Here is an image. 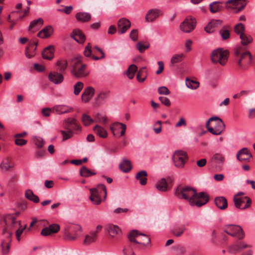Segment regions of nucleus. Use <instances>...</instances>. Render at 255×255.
I'll return each mask as SVG.
<instances>
[{
	"label": "nucleus",
	"mask_w": 255,
	"mask_h": 255,
	"mask_svg": "<svg viewBox=\"0 0 255 255\" xmlns=\"http://www.w3.org/2000/svg\"><path fill=\"white\" fill-rule=\"evenodd\" d=\"M90 191V196L89 197L92 203L95 205H99L102 201L101 195L104 193V198L107 196V192L106 187L104 184H99L96 188H91Z\"/></svg>",
	"instance_id": "obj_4"
},
{
	"label": "nucleus",
	"mask_w": 255,
	"mask_h": 255,
	"mask_svg": "<svg viewBox=\"0 0 255 255\" xmlns=\"http://www.w3.org/2000/svg\"><path fill=\"white\" fill-rule=\"evenodd\" d=\"M53 32V28L51 26L48 25L39 31L37 36L42 38H45L49 37Z\"/></svg>",
	"instance_id": "obj_31"
},
{
	"label": "nucleus",
	"mask_w": 255,
	"mask_h": 255,
	"mask_svg": "<svg viewBox=\"0 0 255 255\" xmlns=\"http://www.w3.org/2000/svg\"><path fill=\"white\" fill-rule=\"evenodd\" d=\"M237 158L241 161H248L252 157V154L247 148L244 147L240 150L237 153Z\"/></svg>",
	"instance_id": "obj_20"
},
{
	"label": "nucleus",
	"mask_w": 255,
	"mask_h": 255,
	"mask_svg": "<svg viewBox=\"0 0 255 255\" xmlns=\"http://www.w3.org/2000/svg\"><path fill=\"white\" fill-rule=\"evenodd\" d=\"M240 39H241L242 44L243 45H246L249 43H251L252 41V38L250 35H248L246 34H243L240 36Z\"/></svg>",
	"instance_id": "obj_55"
},
{
	"label": "nucleus",
	"mask_w": 255,
	"mask_h": 255,
	"mask_svg": "<svg viewBox=\"0 0 255 255\" xmlns=\"http://www.w3.org/2000/svg\"><path fill=\"white\" fill-rule=\"evenodd\" d=\"M81 120L85 126H89L94 122V120L86 114H83L82 115Z\"/></svg>",
	"instance_id": "obj_50"
},
{
	"label": "nucleus",
	"mask_w": 255,
	"mask_h": 255,
	"mask_svg": "<svg viewBox=\"0 0 255 255\" xmlns=\"http://www.w3.org/2000/svg\"><path fill=\"white\" fill-rule=\"evenodd\" d=\"M59 230L60 226L58 224H53L43 229L41 232V234L43 236H47L57 233Z\"/></svg>",
	"instance_id": "obj_19"
},
{
	"label": "nucleus",
	"mask_w": 255,
	"mask_h": 255,
	"mask_svg": "<svg viewBox=\"0 0 255 255\" xmlns=\"http://www.w3.org/2000/svg\"><path fill=\"white\" fill-rule=\"evenodd\" d=\"M25 196L27 199L34 203H37L39 202V197L37 195H34L31 190L28 189L26 190Z\"/></svg>",
	"instance_id": "obj_42"
},
{
	"label": "nucleus",
	"mask_w": 255,
	"mask_h": 255,
	"mask_svg": "<svg viewBox=\"0 0 255 255\" xmlns=\"http://www.w3.org/2000/svg\"><path fill=\"white\" fill-rule=\"evenodd\" d=\"M137 70V68L135 65L132 64L129 66L126 72V74L129 79H132L134 77Z\"/></svg>",
	"instance_id": "obj_46"
},
{
	"label": "nucleus",
	"mask_w": 255,
	"mask_h": 255,
	"mask_svg": "<svg viewBox=\"0 0 255 255\" xmlns=\"http://www.w3.org/2000/svg\"><path fill=\"white\" fill-rule=\"evenodd\" d=\"M81 233V226L77 224L71 225L65 229L64 238L67 240L74 241L80 237Z\"/></svg>",
	"instance_id": "obj_8"
},
{
	"label": "nucleus",
	"mask_w": 255,
	"mask_h": 255,
	"mask_svg": "<svg viewBox=\"0 0 255 255\" xmlns=\"http://www.w3.org/2000/svg\"><path fill=\"white\" fill-rule=\"evenodd\" d=\"M109 91H102L99 93L96 98V100L101 103L105 101L109 97Z\"/></svg>",
	"instance_id": "obj_51"
},
{
	"label": "nucleus",
	"mask_w": 255,
	"mask_h": 255,
	"mask_svg": "<svg viewBox=\"0 0 255 255\" xmlns=\"http://www.w3.org/2000/svg\"><path fill=\"white\" fill-rule=\"evenodd\" d=\"M82 59L83 57L79 55L72 58L69 61L71 73L78 79L86 77L89 75L87 65L83 63Z\"/></svg>",
	"instance_id": "obj_2"
},
{
	"label": "nucleus",
	"mask_w": 255,
	"mask_h": 255,
	"mask_svg": "<svg viewBox=\"0 0 255 255\" xmlns=\"http://www.w3.org/2000/svg\"><path fill=\"white\" fill-rule=\"evenodd\" d=\"M250 247L249 245L244 242L236 243L229 247L228 251L232 254L236 255L241 250Z\"/></svg>",
	"instance_id": "obj_15"
},
{
	"label": "nucleus",
	"mask_w": 255,
	"mask_h": 255,
	"mask_svg": "<svg viewBox=\"0 0 255 255\" xmlns=\"http://www.w3.org/2000/svg\"><path fill=\"white\" fill-rule=\"evenodd\" d=\"M71 36L75 41L80 43H82L85 41V36L84 34L79 29L74 30L71 34Z\"/></svg>",
	"instance_id": "obj_29"
},
{
	"label": "nucleus",
	"mask_w": 255,
	"mask_h": 255,
	"mask_svg": "<svg viewBox=\"0 0 255 255\" xmlns=\"http://www.w3.org/2000/svg\"><path fill=\"white\" fill-rule=\"evenodd\" d=\"M2 234L5 236V239L3 240L2 242H5L11 243L12 241V232L10 230H7L6 228H4L2 231Z\"/></svg>",
	"instance_id": "obj_52"
},
{
	"label": "nucleus",
	"mask_w": 255,
	"mask_h": 255,
	"mask_svg": "<svg viewBox=\"0 0 255 255\" xmlns=\"http://www.w3.org/2000/svg\"><path fill=\"white\" fill-rule=\"evenodd\" d=\"M223 2L220 1L212 2L209 5V9L211 13H214L220 11L223 8Z\"/></svg>",
	"instance_id": "obj_32"
},
{
	"label": "nucleus",
	"mask_w": 255,
	"mask_h": 255,
	"mask_svg": "<svg viewBox=\"0 0 255 255\" xmlns=\"http://www.w3.org/2000/svg\"><path fill=\"white\" fill-rule=\"evenodd\" d=\"M214 128H209V131L214 135H220L225 129V125L222 120L218 117Z\"/></svg>",
	"instance_id": "obj_14"
},
{
	"label": "nucleus",
	"mask_w": 255,
	"mask_h": 255,
	"mask_svg": "<svg viewBox=\"0 0 255 255\" xmlns=\"http://www.w3.org/2000/svg\"><path fill=\"white\" fill-rule=\"evenodd\" d=\"M14 167V162L8 158L3 160L0 164V168L5 172L13 170Z\"/></svg>",
	"instance_id": "obj_22"
},
{
	"label": "nucleus",
	"mask_w": 255,
	"mask_h": 255,
	"mask_svg": "<svg viewBox=\"0 0 255 255\" xmlns=\"http://www.w3.org/2000/svg\"><path fill=\"white\" fill-rule=\"evenodd\" d=\"M125 255H134L132 247L130 245L126 247L123 250Z\"/></svg>",
	"instance_id": "obj_62"
},
{
	"label": "nucleus",
	"mask_w": 255,
	"mask_h": 255,
	"mask_svg": "<svg viewBox=\"0 0 255 255\" xmlns=\"http://www.w3.org/2000/svg\"><path fill=\"white\" fill-rule=\"evenodd\" d=\"M49 80L55 84H58L62 83L64 80L63 76L62 74L53 72H51L48 76Z\"/></svg>",
	"instance_id": "obj_25"
},
{
	"label": "nucleus",
	"mask_w": 255,
	"mask_h": 255,
	"mask_svg": "<svg viewBox=\"0 0 255 255\" xmlns=\"http://www.w3.org/2000/svg\"><path fill=\"white\" fill-rule=\"evenodd\" d=\"M54 110L59 114L70 113L73 111V108L66 105H58L54 107Z\"/></svg>",
	"instance_id": "obj_37"
},
{
	"label": "nucleus",
	"mask_w": 255,
	"mask_h": 255,
	"mask_svg": "<svg viewBox=\"0 0 255 255\" xmlns=\"http://www.w3.org/2000/svg\"><path fill=\"white\" fill-rule=\"evenodd\" d=\"M147 77V71L145 67L141 68L137 75V79L139 82H143Z\"/></svg>",
	"instance_id": "obj_45"
},
{
	"label": "nucleus",
	"mask_w": 255,
	"mask_h": 255,
	"mask_svg": "<svg viewBox=\"0 0 255 255\" xmlns=\"http://www.w3.org/2000/svg\"><path fill=\"white\" fill-rule=\"evenodd\" d=\"M93 130L101 137L106 138L108 135V133L105 128L98 125L95 126L93 128Z\"/></svg>",
	"instance_id": "obj_43"
},
{
	"label": "nucleus",
	"mask_w": 255,
	"mask_h": 255,
	"mask_svg": "<svg viewBox=\"0 0 255 255\" xmlns=\"http://www.w3.org/2000/svg\"><path fill=\"white\" fill-rule=\"evenodd\" d=\"M225 232L232 237L237 236L240 240L244 237L243 231L239 226L229 225L225 230Z\"/></svg>",
	"instance_id": "obj_12"
},
{
	"label": "nucleus",
	"mask_w": 255,
	"mask_h": 255,
	"mask_svg": "<svg viewBox=\"0 0 255 255\" xmlns=\"http://www.w3.org/2000/svg\"><path fill=\"white\" fill-rule=\"evenodd\" d=\"M245 26L242 23H238L234 27V31L235 33L239 35L240 36L245 34Z\"/></svg>",
	"instance_id": "obj_48"
},
{
	"label": "nucleus",
	"mask_w": 255,
	"mask_h": 255,
	"mask_svg": "<svg viewBox=\"0 0 255 255\" xmlns=\"http://www.w3.org/2000/svg\"><path fill=\"white\" fill-rule=\"evenodd\" d=\"M3 220L6 226L5 228L10 231L17 228L20 225V221H17L15 218L10 214L6 215Z\"/></svg>",
	"instance_id": "obj_13"
},
{
	"label": "nucleus",
	"mask_w": 255,
	"mask_h": 255,
	"mask_svg": "<svg viewBox=\"0 0 255 255\" xmlns=\"http://www.w3.org/2000/svg\"><path fill=\"white\" fill-rule=\"evenodd\" d=\"M84 84L82 82H78L74 85V94L78 95L83 88Z\"/></svg>",
	"instance_id": "obj_54"
},
{
	"label": "nucleus",
	"mask_w": 255,
	"mask_h": 255,
	"mask_svg": "<svg viewBox=\"0 0 255 255\" xmlns=\"http://www.w3.org/2000/svg\"><path fill=\"white\" fill-rule=\"evenodd\" d=\"M186 228L184 226H175L171 229V233L174 236L180 237L183 234Z\"/></svg>",
	"instance_id": "obj_34"
},
{
	"label": "nucleus",
	"mask_w": 255,
	"mask_h": 255,
	"mask_svg": "<svg viewBox=\"0 0 255 255\" xmlns=\"http://www.w3.org/2000/svg\"><path fill=\"white\" fill-rule=\"evenodd\" d=\"M186 85L188 88L191 89H196L199 86V83L197 81L189 80L187 78L186 79Z\"/></svg>",
	"instance_id": "obj_49"
},
{
	"label": "nucleus",
	"mask_w": 255,
	"mask_h": 255,
	"mask_svg": "<svg viewBox=\"0 0 255 255\" xmlns=\"http://www.w3.org/2000/svg\"><path fill=\"white\" fill-rule=\"evenodd\" d=\"M95 90L92 87H88L84 90L82 95V100L85 103H88L93 97Z\"/></svg>",
	"instance_id": "obj_23"
},
{
	"label": "nucleus",
	"mask_w": 255,
	"mask_h": 255,
	"mask_svg": "<svg viewBox=\"0 0 255 255\" xmlns=\"http://www.w3.org/2000/svg\"><path fill=\"white\" fill-rule=\"evenodd\" d=\"M155 186L157 190L160 191L165 192L167 190V183L166 179L164 178L158 180Z\"/></svg>",
	"instance_id": "obj_40"
},
{
	"label": "nucleus",
	"mask_w": 255,
	"mask_h": 255,
	"mask_svg": "<svg viewBox=\"0 0 255 255\" xmlns=\"http://www.w3.org/2000/svg\"><path fill=\"white\" fill-rule=\"evenodd\" d=\"M227 7H229V4H232L234 6H239L237 9L235 11L236 13L242 10L247 4L246 0H228L226 2Z\"/></svg>",
	"instance_id": "obj_21"
},
{
	"label": "nucleus",
	"mask_w": 255,
	"mask_h": 255,
	"mask_svg": "<svg viewBox=\"0 0 255 255\" xmlns=\"http://www.w3.org/2000/svg\"><path fill=\"white\" fill-rule=\"evenodd\" d=\"M97 232H91L89 234L85 236V238L84 241V244L85 245H89L92 243L95 242L97 240Z\"/></svg>",
	"instance_id": "obj_38"
},
{
	"label": "nucleus",
	"mask_w": 255,
	"mask_h": 255,
	"mask_svg": "<svg viewBox=\"0 0 255 255\" xmlns=\"http://www.w3.org/2000/svg\"><path fill=\"white\" fill-rule=\"evenodd\" d=\"M158 92L160 95H168L170 93L168 89L165 86L160 87L158 89Z\"/></svg>",
	"instance_id": "obj_61"
},
{
	"label": "nucleus",
	"mask_w": 255,
	"mask_h": 255,
	"mask_svg": "<svg viewBox=\"0 0 255 255\" xmlns=\"http://www.w3.org/2000/svg\"><path fill=\"white\" fill-rule=\"evenodd\" d=\"M84 55L88 58H90L94 60H99L105 58V55L104 51L98 46H95L92 49L90 43L85 47L83 52Z\"/></svg>",
	"instance_id": "obj_5"
},
{
	"label": "nucleus",
	"mask_w": 255,
	"mask_h": 255,
	"mask_svg": "<svg viewBox=\"0 0 255 255\" xmlns=\"http://www.w3.org/2000/svg\"><path fill=\"white\" fill-rule=\"evenodd\" d=\"M235 55L238 67L241 69L246 70L251 65L252 57L250 52L244 51L242 47H238L235 50Z\"/></svg>",
	"instance_id": "obj_3"
},
{
	"label": "nucleus",
	"mask_w": 255,
	"mask_h": 255,
	"mask_svg": "<svg viewBox=\"0 0 255 255\" xmlns=\"http://www.w3.org/2000/svg\"><path fill=\"white\" fill-rule=\"evenodd\" d=\"M128 238L130 242L143 246L150 243V238L146 235L139 234L137 230H132L128 235Z\"/></svg>",
	"instance_id": "obj_7"
},
{
	"label": "nucleus",
	"mask_w": 255,
	"mask_h": 255,
	"mask_svg": "<svg viewBox=\"0 0 255 255\" xmlns=\"http://www.w3.org/2000/svg\"><path fill=\"white\" fill-rule=\"evenodd\" d=\"M184 54H175L173 55L171 59V63L172 64L181 62L184 58Z\"/></svg>",
	"instance_id": "obj_56"
},
{
	"label": "nucleus",
	"mask_w": 255,
	"mask_h": 255,
	"mask_svg": "<svg viewBox=\"0 0 255 255\" xmlns=\"http://www.w3.org/2000/svg\"><path fill=\"white\" fill-rule=\"evenodd\" d=\"M95 121L96 122L101 123L103 124H105L107 122L106 117L103 116L100 114H97L96 116Z\"/></svg>",
	"instance_id": "obj_64"
},
{
	"label": "nucleus",
	"mask_w": 255,
	"mask_h": 255,
	"mask_svg": "<svg viewBox=\"0 0 255 255\" xmlns=\"http://www.w3.org/2000/svg\"><path fill=\"white\" fill-rule=\"evenodd\" d=\"M220 34L223 40H226L230 37V34L229 30L225 27H223L219 31Z\"/></svg>",
	"instance_id": "obj_57"
},
{
	"label": "nucleus",
	"mask_w": 255,
	"mask_h": 255,
	"mask_svg": "<svg viewBox=\"0 0 255 255\" xmlns=\"http://www.w3.org/2000/svg\"><path fill=\"white\" fill-rule=\"evenodd\" d=\"M160 10L158 9H151L149 10L145 15L146 22H152L159 15Z\"/></svg>",
	"instance_id": "obj_24"
},
{
	"label": "nucleus",
	"mask_w": 255,
	"mask_h": 255,
	"mask_svg": "<svg viewBox=\"0 0 255 255\" xmlns=\"http://www.w3.org/2000/svg\"><path fill=\"white\" fill-rule=\"evenodd\" d=\"M54 47L53 45H50L43 50L42 52V57L45 59L51 60L54 57Z\"/></svg>",
	"instance_id": "obj_28"
},
{
	"label": "nucleus",
	"mask_w": 255,
	"mask_h": 255,
	"mask_svg": "<svg viewBox=\"0 0 255 255\" xmlns=\"http://www.w3.org/2000/svg\"><path fill=\"white\" fill-rule=\"evenodd\" d=\"M76 18L79 21L86 22L90 20L91 15L88 12H79L75 15Z\"/></svg>",
	"instance_id": "obj_33"
},
{
	"label": "nucleus",
	"mask_w": 255,
	"mask_h": 255,
	"mask_svg": "<svg viewBox=\"0 0 255 255\" xmlns=\"http://www.w3.org/2000/svg\"><path fill=\"white\" fill-rule=\"evenodd\" d=\"M213 159H214L216 162L217 163H223L224 161V156L220 153H216L214 155L213 157Z\"/></svg>",
	"instance_id": "obj_63"
},
{
	"label": "nucleus",
	"mask_w": 255,
	"mask_h": 255,
	"mask_svg": "<svg viewBox=\"0 0 255 255\" xmlns=\"http://www.w3.org/2000/svg\"><path fill=\"white\" fill-rule=\"evenodd\" d=\"M233 200L235 207L241 210L248 208L252 204V200L248 196L238 197V195H235Z\"/></svg>",
	"instance_id": "obj_10"
},
{
	"label": "nucleus",
	"mask_w": 255,
	"mask_h": 255,
	"mask_svg": "<svg viewBox=\"0 0 255 255\" xmlns=\"http://www.w3.org/2000/svg\"><path fill=\"white\" fill-rule=\"evenodd\" d=\"M37 44L38 41L35 40L29 43L25 49V55L27 58L30 59L35 56Z\"/></svg>",
	"instance_id": "obj_16"
},
{
	"label": "nucleus",
	"mask_w": 255,
	"mask_h": 255,
	"mask_svg": "<svg viewBox=\"0 0 255 255\" xmlns=\"http://www.w3.org/2000/svg\"><path fill=\"white\" fill-rule=\"evenodd\" d=\"M196 24L195 18L189 16L181 23L180 25V29L184 32L189 33L195 28Z\"/></svg>",
	"instance_id": "obj_11"
},
{
	"label": "nucleus",
	"mask_w": 255,
	"mask_h": 255,
	"mask_svg": "<svg viewBox=\"0 0 255 255\" xmlns=\"http://www.w3.org/2000/svg\"><path fill=\"white\" fill-rule=\"evenodd\" d=\"M229 52L223 50L222 48H218L213 50L211 54V59L214 64H220L224 66L228 59Z\"/></svg>",
	"instance_id": "obj_6"
},
{
	"label": "nucleus",
	"mask_w": 255,
	"mask_h": 255,
	"mask_svg": "<svg viewBox=\"0 0 255 255\" xmlns=\"http://www.w3.org/2000/svg\"><path fill=\"white\" fill-rule=\"evenodd\" d=\"M68 131L61 130V133L63 136V140H66L73 136V132L71 129H68Z\"/></svg>",
	"instance_id": "obj_58"
},
{
	"label": "nucleus",
	"mask_w": 255,
	"mask_h": 255,
	"mask_svg": "<svg viewBox=\"0 0 255 255\" xmlns=\"http://www.w3.org/2000/svg\"><path fill=\"white\" fill-rule=\"evenodd\" d=\"M43 24V20L41 18H39L37 19L32 20L29 26V29H32L33 28H37L38 25H42Z\"/></svg>",
	"instance_id": "obj_53"
},
{
	"label": "nucleus",
	"mask_w": 255,
	"mask_h": 255,
	"mask_svg": "<svg viewBox=\"0 0 255 255\" xmlns=\"http://www.w3.org/2000/svg\"><path fill=\"white\" fill-rule=\"evenodd\" d=\"M130 21L126 18H121L118 22V32L119 34H123L130 27Z\"/></svg>",
	"instance_id": "obj_17"
},
{
	"label": "nucleus",
	"mask_w": 255,
	"mask_h": 255,
	"mask_svg": "<svg viewBox=\"0 0 255 255\" xmlns=\"http://www.w3.org/2000/svg\"><path fill=\"white\" fill-rule=\"evenodd\" d=\"M80 174L82 177H89L92 175H96V173L91 171L85 166H83L80 169Z\"/></svg>",
	"instance_id": "obj_44"
},
{
	"label": "nucleus",
	"mask_w": 255,
	"mask_h": 255,
	"mask_svg": "<svg viewBox=\"0 0 255 255\" xmlns=\"http://www.w3.org/2000/svg\"><path fill=\"white\" fill-rule=\"evenodd\" d=\"M110 129L114 135H115V130L122 129L120 131V135L123 136L125 134L126 130V125L121 123H115L111 126Z\"/></svg>",
	"instance_id": "obj_30"
},
{
	"label": "nucleus",
	"mask_w": 255,
	"mask_h": 255,
	"mask_svg": "<svg viewBox=\"0 0 255 255\" xmlns=\"http://www.w3.org/2000/svg\"><path fill=\"white\" fill-rule=\"evenodd\" d=\"M188 158L187 153L183 150H176L172 155L174 165L178 168H183Z\"/></svg>",
	"instance_id": "obj_9"
},
{
	"label": "nucleus",
	"mask_w": 255,
	"mask_h": 255,
	"mask_svg": "<svg viewBox=\"0 0 255 255\" xmlns=\"http://www.w3.org/2000/svg\"><path fill=\"white\" fill-rule=\"evenodd\" d=\"M216 206L220 210H225L228 207V202L226 198L223 196L217 197L214 199Z\"/></svg>",
	"instance_id": "obj_26"
},
{
	"label": "nucleus",
	"mask_w": 255,
	"mask_h": 255,
	"mask_svg": "<svg viewBox=\"0 0 255 255\" xmlns=\"http://www.w3.org/2000/svg\"><path fill=\"white\" fill-rule=\"evenodd\" d=\"M63 127L67 129H73L76 130L79 128V126L75 119L68 118L65 120Z\"/></svg>",
	"instance_id": "obj_27"
},
{
	"label": "nucleus",
	"mask_w": 255,
	"mask_h": 255,
	"mask_svg": "<svg viewBox=\"0 0 255 255\" xmlns=\"http://www.w3.org/2000/svg\"><path fill=\"white\" fill-rule=\"evenodd\" d=\"M11 243L1 242L0 244L1 253L3 255H7L9 252Z\"/></svg>",
	"instance_id": "obj_47"
},
{
	"label": "nucleus",
	"mask_w": 255,
	"mask_h": 255,
	"mask_svg": "<svg viewBox=\"0 0 255 255\" xmlns=\"http://www.w3.org/2000/svg\"><path fill=\"white\" fill-rule=\"evenodd\" d=\"M175 195L180 199L188 201L191 206L201 207L205 205L209 200V195L207 193H197L195 188L190 186L178 187Z\"/></svg>",
	"instance_id": "obj_1"
},
{
	"label": "nucleus",
	"mask_w": 255,
	"mask_h": 255,
	"mask_svg": "<svg viewBox=\"0 0 255 255\" xmlns=\"http://www.w3.org/2000/svg\"><path fill=\"white\" fill-rule=\"evenodd\" d=\"M56 65L58 67L57 70L63 73L67 68L68 62L66 59H61L57 61Z\"/></svg>",
	"instance_id": "obj_41"
},
{
	"label": "nucleus",
	"mask_w": 255,
	"mask_h": 255,
	"mask_svg": "<svg viewBox=\"0 0 255 255\" xmlns=\"http://www.w3.org/2000/svg\"><path fill=\"white\" fill-rule=\"evenodd\" d=\"M106 229L110 236L113 237L120 234L121 232L120 229L117 226L113 224L108 225Z\"/></svg>",
	"instance_id": "obj_35"
},
{
	"label": "nucleus",
	"mask_w": 255,
	"mask_h": 255,
	"mask_svg": "<svg viewBox=\"0 0 255 255\" xmlns=\"http://www.w3.org/2000/svg\"><path fill=\"white\" fill-rule=\"evenodd\" d=\"M136 47L140 52H142L145 49L149 48V44L147 43L146 44H143L141 42H138L136 44Z\"/></svg>",
	"instance_id": "obj_59"
},
{
	"label": "nucleus",
	"mask_w": 255,
	"mask_h": 255,
	"mask_svg": "<svg viewBox=\"0 0 255 255\" xmlns=\"http://www.w3.org/2000/svg\"><path fill=\"white\" fill-rule=\"evenodd\" d=\"M177 255H184L186 253L185 247L181 245H177L175 247Z\"/></svg>",
	"instance_id": "obj_60"
},
{
	"label": "nucleus",
	"mask_w": 255,
	"mask_h": 255,
	"mask_svg": "<svg viewBox=\"0 0 255 255\" xmlns=\"http://www.w3.org/2000/svg\"><path fill=\"white\" fill-rule=\"evenodd\" d=\"M147 172L144 170H141L137 173L135 178L137 180L139 181L140 184L141 185H144L147 183Z\"/></svg>",
	"instance_id": "obj_39"
},
{
	"label": "nucleus",
	"mask_w": 255,
	"mask_h": 255,
	"mask_svg": "<svg viewBox=\"0 0 255 255\" xmlns=\"http://www.w3.org/2000/svg\"><path fill=\"white\" fill-rule=\"evenodd\" d=\"M119 168L125 173L129 172L131 169L130 161L126 158H123V161L119 165Z\"/></svg>",
	"instance_id": "obj_36"
},
{
	"label": "nucleus",
	"mask_w": 255,
	"mask_h": 255,
	"mask_svg": "<svg viewBox=\"0 0 255 255\" xmlns=\"http://www.w3.org/2000/svg\"><path fill=\"white\" fill-rule=\"evenodd\" d=\"M222 23V20L220 19H213L205 27L204 30L208 33H212Z\"/></svg>",
	"instance_id": "obj_18"
}]
</instances>
